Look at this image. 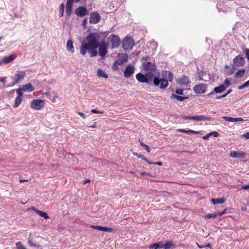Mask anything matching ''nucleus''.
Instances as JSON below:
<instances>
[{"mask_svg": "<svg viewBox=\"0 0 249 249\" xmlns=\"http://www.w3.org/2000/svg\"><path fill=\"white\" fill-rule=\"evenodd\" d=\"M87 23H88L87 18H85V19H83L82 23V25L84 27L86 28L87 26Z\"/></svg>", "mask_w": 249, "mask_h": 249, "instance_id": "43", "label": "nucleus"}, {"mask_svg": "<svg viewBox=\"0 0 249 249\" xmlns=\"http://www.w3.org/2000/svg\"><path fill=\"white\" fill-rule=\"evenodd\" d=\"M123 61L121 60H118L116 61L112 65V69L114 70H118L119 69V67H118L117 65L122 64H123Z\"/></svg>", "mask_w": 249, "mask_h": 249, "instance_id": "30", "label": "nucleus"}, {"mask_svg": "<svg viewBox=\"0 0 249 249\" xmlns=\"http://www.w3.org/2000/svg\"><path fill=\"white\" fill-rule=\"evenodd\" d=\"M22 91H23L22 89V88H19L17 89V93L18 94V97H22V96H23Z\"/></svg>", "mask_w": 249, "mask_h": 249, "instance_id": "38", "label": "nucleus"}, {"mask_svg": "<svg viewBox=\"0 0 249 249\" xmlns=\"http://www.w3.org/2000/svg\"><path fill=\"white\" fill-rule=\"evenodd\" d=\"M162 77L161 79H155L153 76L150 75V73L142 74L139 72L136 75V78L139 82L148 84L152 83L155 87L163 89L168 86L169 82L173 81L174 75L171 71H162Z\"/></svg>", "mask_w": 249, "mask_h": 249, "instance_id": "2", "label": "nucleus"}, {"mask_svg": "<svg viewBox=\"0 0 249 249\" xmlns=\"http://www.w3.org/2000/svg\"><path fill=\"white\" fill-rule=\"evenodd\" d=\"M244 86L246 87V88L247 87H249V80L248 81H247V82H246L244 84Z\"/></svg>", "mask_w": 249, "mask_h": 249, "instance_id": "61", "label": "nucleus"}, {"mask_svg": "<svg viewBox=\"0 0 249 249\" xmlns=\"http://www.w3.org/2000/svg\"><path fill=\"white\" fill-rule=\"evenodd\" d=\"M192 120L196 121H210L211 118L204 115H197L192 116Z\"/></svg>", "mask_w": 249, "mask_h": 249, "instance_id": "18", "label": "nucleus"}, {"mask_svg": "<svg viewBox=\"0 0 249 249\" xmlns=\"http://www.w3.org/2000/svg\"><path fill=\"white\" fill-rule=\"evenodd\" d=\"M107 41L109 46H111L112 49L118 48L121 43V40L118 36L115 35H111L107 37Z\"/></svg>", "mask_w": 249, "mask_h": 249, "instance_id": "4", "label": "nucleus"}, {"mask_svg": "<svg viewBox=\"0 0 249 249\" xmlns=\"http://www.w3.org/2000/svg\"><path fill=\"white\" fill-rule=\"evenodd\" d=\"M26 76V73L24 71H18L17 73H16L14 77H13V79L14 82L12 84L9 85L8 87H12L14 85L17 84L20 81L24 79V78Z\"/></svg>", "mask_w": 249, "mask_h": 249, "instance_id": "9", "label": "nucleus"}, {"mask_svg": "<svg viewBox=\"0 0 249 249\" xmlns=\"http://www.w3.org/2000/svg\"><path fill=\"white\" fill-rule=\"evenodd\" d=\"M226 211H227V209H225L223 210V211H222V212H217V214L218 215V216H221L223 214H224L226 212Z\"/></svg>", "mask_w": 249, "mask_h": 249, "instance_id": "45", "label": "nucleus"}, {"mask_svg": "<svg viewBox=\"0 0 249 249\" xmlns=\"http://www.w3.org/2000/svg\"><path fill=\"white\" fill-rule=\"evenodd\" d=\"M135 68L131 65L127 66L124 72V75L126 78L129 77L134 72Z\"/></svg>", "mask_w": 249, "mask_h": 249, "instance_id": "13", "label": "nucleus"}, {"mask_svg": "<svg viewBox=\"0 0 249 249\" xmlns=\"http://www.w3.org/2000/svg\"><path fill=\"white\" fill-rule=\"evenodd\" d=\"M202 76H203L202 72L199 73L198 76H199V78L200 80H202L203 79V78H202Z\"/></svg>", "mask_w": 249, "mask_h": 249, "instance_id": "63", "label": "nucleus"}, {"mask_svg": "<svg viewBox=\"0 0 249 249\" xmlns=\"http://www.w3.org/2000/svg\"><path fill=\"white\" fill-rule=\"evenodd\" d=\"M212 202L214 205L223 204L225 202V199L223 198H212L211 200Z\"/></svg>", "mask_w": 249, "mask_h": 249, "instance_id": "25", "label": "nucleus"}, {"mask_svg": "<svg viewBox=\"0 0 249 249\" xmlns=\"http://www.w3.org/2000/svg\"><path fill=\"white\" fill-rule=\"evenodd\" d=\"M6 77H2L0 78V82L3 83L5 84Z\"/></svg>", "mask_w": 249, "mask_h": 249, "instance_id": "58", "label": "nucleus"}, {"mask_svg": "<svg viewBox=\"0 0 249 249\" xmlns=\"http://www.w3.org/2000/svg\"><path fill=\"white\" fill-rule=\"evenodd\" d=\"M218 215L217 214V212H215L214 213H208L204 215V218L205 219H210V218H215Z\"/></svg>", "mask_w": 249, "mask_h": 249, "instance_id": "31", "label": "nucleus"}, {"mask_svg": "<svg viewBox=\"0 0 249 249\" xmlns=\"http://www.w3.org/2000/svg\"><path fill=\"white\" fill-rule=\"evenodd\" d=\"M243 137L246 139H249V132H247L243 135Z\"/></svg>", "mask_w": 249, "mask_h": 249, "instance_id": "57", "label": "nucleus"}, {"mask_svg": "<svg viewBox=\"0 0 249 249\" xmlns=\"http://www.w3.org/2000/svg\"><path fill=\"white\" fill-rule=\"evenodd\" d=\"M181 118H182L184 120H192V116H182L181 117Z\"/></svg>", "mask_w": 249, "mask_h": 249, "instance_id": "51", "label": "nucleus"}, {"mask_svg": "<svg viewBox=\"0 0 249 249\" xmlns=\"http://www.w3.org/2000/svg\"><path fill=\"white\" fill-rule=\"evenodd\" d=\"M101 231H103L105 232H110L113 231V229L112 228H107V227H102Z\"/></svg>", "mask_w": 249, "mask_h": 249, "instance_id": "36", "label": "nucleus"}, {"mask_svg": "<svg viewBox=\"0 0 249 249\" xmlns=\"http://www.w3.org/2000/svg\"><path fill=\"white\" fill-rule=\"evenodd\" d=\"M22 101V97L18 96L15 99V103L13 105V107L14 108H15V107H18L20 105Z\"/></svg>", "mask_w": 249, "mask_h": 249, "instance_id": "29", "label": "nucleus"}, {"mask_svg": "<svg viewBox=\"0 0 249 249\" xmlns=\"http://www.w3.org/2000/svg\"><path fill=\"white\" fill-rule=\"evenodd\" d=\"M149 60H150V57L148 56H145V57H143L142 58V62L149 61Z\"/></svg>", "mask_w": 249, "mask_h": 249, "instance_id": "50", "label": "nucleus"}, {"mask_svg": "<svg viewBox=\"0 0 249 249\" xmlns=\"http://www.w3.org/2000/svg\"><path fill=\"white\" fill-rule=\"evenodd\" d=\"M17 55L16 54H13L9 56L4 57L3 58L1 61H0V65H1L2 63L4 64H7L14 60L17 57Z\"/></svg>", "mask_w": 249, "mask_h": 249, "instance_id": "17", "label": "nucleus"}, {"mask_svg": "<svg viewBox=\"0 0 249 249\" xmlns=\"http://www.w3.org/2000/svg\"><path fill=\"white\" fill-rule=\"evenodd\" d=\"M100 37L99 33H89L84 40L85 43L81 44L80 53L84 56L88 53L91 57L97 56L98 52L96 49L98 47H107L109 46L108 42L107 44L105 41L99 42Z\"/></svg>", "mask_w": 249, "mask_h": 249, "instance_id": "1", "label": "nucleus"}, {"mask_svg": "<svg viewBox=\"0 0 249 249\" xmlns=\"http://www.w3.org/2000/svg\"><path fill=\"white\" fill-rule=\"evenodd\" d=\"M133 155L134 156H135L136 157H137L138 159H140V158L142 159V158L143 157L140 154H137V153H134Z\"/></svg>", "mask_w": 249, "mask_h": 249, "instance_id": "56", "label": "nucleus"}, {"mask_svg": "<svg viewBox=\"0 0 249 249\" xmlns=\"http://www.w3.org/2000/svg\"><path fill=\"white\" fill-rule=\"evenodd\" d=\"M176 94L178 95H183V89H177L175 91Z\"/></svg>", "mask_w": 249, "mask_h": 249, "instance_id": "41", "label": "nucleus"}, {"mask_svg": "<svg viewBox=\"0 0 249 249\" xmlns=\"http://www.w3.org/2000/svg\"><path fill=\"white\" fill-rule=\"evenodd\" d=\"M232 90L231 89H229L228 90L227 92L222 95V96H221V97H223V98H225V97H226L228 94H229L231 92Z\"/></svg>", "mask_w": 249, "mask_h": 249, "instance_id": "52", "label": "nucleus"}, {"mask_svg": "<svg viewBox=\"0 0 249 249\" xmlns=\"http://www.w3.org/2000/svg\"><path fill=\"white\" fill-rule=\"evenodd\" d=\"M91 113H103V111H98L95 109H92L91 110Z\"/></svg>", "mask_w": 249, "mask_h": 249, "instance_id": "48", "label": "nucleus"}, {"mask_svg": "<svg viewBox=\"0 0 249 249\" xmlns=\"http://www.w3.org/2000/svg\"><path fill=\"white\" fill-rule=\"evenodd\" d=\"M150 164H151V165H158L159 166H161L162 165V162H160V161H159V162H152V163H150Z\"/></svg>", "mask_w": 249, "mask_h": 249, "instance_id": "49", "label": "nucleus"}, {"mask_svg": "<svg viewBox=\"0 0 249 249\" xmlns=\"http://www.w3.org/2000/svg\"><path fill=\"white\" fill-rule=\"evenodd\" d=\"M142 69L145 71H147V73H150L154 78L161 79L160 73L159 70L156 68V66L154 63L149 61H144L142 63Z\"/></svg>", "mask_w": 249, "mask_h": 249, "instance_id": "3", "label": "nucleus"}, {"mask_svg": "<svg viewBox=\"0 0 249 249\" xmlns=\"http://www.w3.org/2000/svg\"><path fill=\"white\" fill-rule=\"evenodd\" d=\"M33 209L39 216L44 217L45 219L49 218V216L48 215V214L46 213L41 211H40V210H38L37 209H36L34 208H33Z\"/></svg>", "mask_w": 249, "mask_h": 249, "instance_id": "21", "label": "nucleus"}, {"mask_svg": "<svg viewBox=\"0 0 249 249\" xmlns=\"http://www.w3.org/2000/svg\"><path fill=\"white\" fill-rule=\"evenodd\" d=\"M99 54L102 57H105L107 53V47H98Z\"/></svg>", "mask_w": 249, "mask_h": 249, "instance_id": "20", "label": "nucleus"}, {"mask_svg": "<svg viewBox=\"0 0 249 249\" xmlns=\"http://www.w3.org/2000/svg\"><path fill=\"white\" fill-rule=\"evenodd\" d=\"M74 13L78 17H83L88 14V11L86 7L80 6L75 10Z\"/></svg>", "mask_w": 249, "mask_h": 249, "instance_id": "11", "label": "nucleus"}, {"mask_svg": "<svg viewBox=\"0 0 249 249\" xmlns=\"http://www.w3.org/2000/svg\"><path fill=\"white\" fill-rule=\"evenodd\" d=\"M97 75L99 77H103L105 78H107L108 75L104 71L100 68L97 70Z\"/></svg>", "mask_w": 249, "mask_h": 249, "instance_id": "23", "label": "nucleus"}, {"mask_svg": "<svg viewBox=\"0 0 249 249\" xmlns=\"http://www.w3.org/2000/svg\"><path fill=\"white\" fill-rule=\"evenodd\" d=\"M177 83L180 85L187 86L190 83V81L188 76L182 75L177 80Z\"/></svg>", "mask_w": 249, "mask_h": 249, "instance_id": "14", "label": "nucleus"}, {"mask_svg": "<svg viewBox=\"0 0 249 249\" xmlns=\"http://www.w3.org/2000/svg\"><path fill=\"white\" fill-rule=\"evenodd\" d=\"M226 87V89L230 86V81L228 78H226L224 81V84H223Z\"/></svg>", "mask_w": 249, "mask_h": 249, "instance_id": "40", "label": "nucleus"}, {"mask_svg": "<svg viewBox=\"0 0 249 249\" xmlns=\"http://www.w3.org/2000/svg\"><path fill=\"white\" fill-rule=\"evenodd\" d=\"M211 136L210 132L203 137L204 140H207Z\"/></svg>", "mask_w": 249, "mask_h": 249, "instance_id": "53", "label": "nucleus"}, {"mask_svg": "<svg viewBox=\"0 0 249 249\" xmlns=\"http://www.w3.org/2000/svg\"><path fill=\"white\" fill-rule=\"evenodd\" d=\"M245 64V58L241 54L238 55L233 59L232 65L234 67H242Z\"/></svg>", "mask_w": 249, "mask_h": 249, "instance_id": "8", "label": "nucleus"}, {"mask_svg": "<svg viewBox=\"0 0 249 249\" xmlns=\"http://www.w3.org/2000/svg\"><path fill=\"white\" fill-rule=\"evenodd\" d=\"M22 88L24 91H27L28 92H32L34 90V88L33 87L31 83H28L23 85Z\"/></svg>", "mask_w": 249, "mask_h": 249, "instance_id": "19", "label": "nucleus"}, {"mask_svg": "<svg viewBox=\"0 0 249 249\" xmlns=\"http://www.w3.org/2000/svg\"><path fill=\"white\" fill-rule=\"evenodd\" d=\"M67 49L68 51L73 53L74 51V48L73 46V43L71 39L68 40L67 44Z\"/></svg>", "mask_w": 249, "mask_h": 249, "instance_id": "24", "label": "nucleus"}, {"mask_svg": "<svg viewBox=\"0 0 249 249\" xmlns=\"http://www.w3.org/2000/svg\"><path fill=\"white\" fill-rule=\"evenodd\" d=\"M230 156L233 158H245L246 154L243 152L231 151L230 154Z\"/></svg>", "mask_w": 249, "mask_h": 249, "instance_id": "16", "label": "nucleus"}, {"mask_svg": "<svg viewBox=\"0 0 249 249\" xmlns=\"http://www.w3.org/2000/svg\"><path fill=\"white\" fill-rule=\"evenodd\" d=\"M210 134H211V136L213 135L215 137H217L219 135V134L217 132H216V131L211 132H210Z\"/></svg>", "mask_w": 249, "mask_h": 249, "instance_id": "47", "label": "nucleus"}, {"mask_svg": "<svg viewBox=\"0 0 249 249\" xmlns=\"http://www.w3.org/2000/svg\"><path fill=\"white\" fill-rule=\"evenodd\" d=\"M90 227L91 228H93V229H94L96 230H100L101 231L102 226L92 225L90 226Z\"/></svg>", "mask_w": 249, "mask_h": 249, "instance_id": "42", "label": "nucleus"}, {"mask_svg": "<svg viewBox=\"0 0 249 249\" xmlns=\"http://www.w3.org/2000/svg\"><path fill=\"white\" fill-rule=\"evenodd\" d=\"M90 179H85V180L83 181V184H86V183H87L89 182H90Z\"/></svg>", "mask_w": 249, "mask_h": 249, "instance_id": "62", "label": "nucleus"}, {"mask_svg": "<svg viewBox=\"0 0 249 249\" xmlns=\"http://www.w3.org/2000/svg\"><path fill=\"white\" fill-rule=\"evenodd\" d=\"M243 119L242 118H236V122L242 121Z\"/></svg>", "mask_w": 249, "mask_h": 249, "instance_id": "64", "label": "nucleus"}, {"mask_svg": "<svg viewBox=\"0 0 249 249\" xmlns=\"http://www.w3.org/2000/svg\"><path fill=\"white\" fill-rule=\"evenodd\" d=\"M234 71H235L234 66L232 65L231 68L227 71V73L228 75H231L234 73Z\"/></svg>", "mask_w": 249, "mask_h": 249, "instance_id": "34", "label": "nucleus"}, {"mask_svg": "<svg viewBox=\"0 0 249 249\" xmlns=\"http://www.w3.org/2000/svg\"><path fill=\"white\" fill-rule=\"evenodd\" d=\"M226 89V87L224 85H220L218 87H215L212 92L207 94L206 96H213L215 95V93H220L224 91Z\"/></svg>", "mask_w": 249, "mask_h": 249, "instance_id": "12", "label": "nucleus"}, {"mask_svg": "<svg viewBox=\"0 0 249 249\" xmlns=\"http://www.w3.org/2000/svg\"><path fill=\"white\" fill-rule=\"evenodd\" d=\"M73 2L74 0H67L66 5V13L67 16L70 17L71 14Z\"/></svg>", "mask_w": 249, "mask_h": 249, "instance_id": "15", "label": "nucleus"}, {"mask_svg": "<svg viewBox=\"0 0 249 249\" xmlns=\"http://www.w3.org/2000/svg\"><path fill=\"white\" fill-rule=\"evenodd\" d=\"M171 97L172 99H176L178 101H180V102H182L184 100L188 98V97L180 96L179 95L174 94H172Z\"/></svg>", "mask_w": 249, "mask_h": 249, "instance_id": "26", "label": "nucleus"}, {"mask_svg": "<svg viewBox=\"0 0 249 249\" xmlns=\"http://www.w3.org/2000/svg\"><path fill=\"white\" fill-rule=\"evenodd\" d=\"M241 189L245 190L249 189V185L242 186Z\"/></svg>", "mask_w": 249, "mask_h": 249, "instance_id": "55", "label": "nucleus"}, {"mask_svg": "<svg viewBox=\"0 0 249 249\" xmlns=\"http://www.w3.org/2000/svg\"><path fill=\"white\" fill-rule=\"evenodd\" d=\"M28 243L30 246L35 247H38L37 245H36V244H35L32 242L31 238H29Z\"/></svg>", "mask_w": 249, "mask_h": 249, "instance_id": "44", "label": "nucleus"}, {"mask_svg": "<svg viewBox=\"0 0 249 249\" xmlns=\"http://www.w3.org/2000/svg\"><path fill=\"white\" fill-rule=\"evenodd\" d=\"M222 118L226 121H228L230 122H233V118L232 117L224 116Z\"/></svg>", "mask_w": 249, "mask_h": 249, "instance_id": "39", "label": "nucleus"}, {"mask_svg": "<svg viewBox=\"0 0 249 249\" xmlns=\"http://www.w3.org/2000/svg\"><path fill=\"white\" fill-rule=\"evenodd\" d=\"M101 20V16L97 12H93L90 13L89 22L91 24L98 23Z\"/></svg>", "mask_w": 249, "mask_h": 249, "instance_id": "10", "label": "nucleus"}, {"mask_svg": "<svg viewBox=\"0 0 249 249\" xmlns=\"http://www.w3.org/2000/svg\"><path fill=\"white\" fill-rule=\"evenodd\" d=\"M178 131L179 132H182V133H186V134H190V133H193V134H199V132L198 131H194V130H185V129H178Z\"/></svg>", "mask_w": 249, "mask_h": 249, "instance_id": "27", "label": "nucleus"}, {"mask_svg": "<svg viewBox=\"0 0 249 249\" xmlns=\"http://www.w3.org/2000/svg\"><path fill=\"white\" fill-rule=\"evenodd\" d=\"M134 46V41L130 37H125L122 42V48L124 51L131 50Z\"/></svg>", "mask_w": 249, "mask_h": 249, "instance_id": "5", "label": "nucleus"}, {"mask_svg": "<svg viewBox=\"0 0 249 249\" xmlns=\"http://www.w3.org/2000/svg\"><path fill=\"white\" fill-rule=\"evenodd\" d=\"M246 87L244 86V85H242V86H238V89L239 90H241V89H244V88H245Z\"/></svg>", "mask_w": 249, "mask_h": 249, "instance_id": "60", "label": "nucleus"}, {"mask_svg": "<svg viewBox=\"0 0 249 249\" xmlns=\"http://www.w3.org/2000/svg\"><path fill=\"white\" fill-rule=\"evenodd\" d=\"M77 113L79 115H80L82 117V118L85 119L86 118V115H85L83 113H82L81 112H78Z\"/></svg>", "mask_w": 249, "mask_h": 249, "instance_id": "54", "label": "nucleus"}, {"mask_svg": "<svg viewBox=\"0 0 249 249\" xmlns=\"http://www.w3.org/2000/svg\"><path fill=\"white\" fill-rule=\"evenodd\" d=\"M247 58L249 60V49H246L244 50Z\"/></svg>", "mask_w": 249, "mask_h": 249, "instance_id": "46", "label": "nucleus"}, {"mask_svg": "<svg viewBox=\"0 0 249 249\" xmlns=\"http://www.w3.org/2000/svg\"><path fill=\"white\" fill-rule=\"evenodd\" d=\"M163 248V242H159L158 243L151 244L149 246V249H160Z\"/></svg>", "mask_w": 249, "mask_h": 249, "instance_id": "22", "label": "nucleus"}, {"mask_svg": "<svg viewBox=\"0 0 249 249\" xmlns=\"http://www.w3.org/2000/svg\"><path fill=\"white\" fill-rule=\"evenodd\" d=\"M140 145L143 147L145 148V149L147 151V152H150V149L149 148V147L147 145L143 143L142 142H140Z\"/></svg>", "mask_w": 249, "mask_h": 249, "instance_id": "37", "label": "nucleus"}, {"mask_svg": "<svg viewBox=\"0 0 249 249\" xmlns=\"http://www.w3.org/2000/svg\"><path fill=\"white\" fill-rule=\"evenodd\" d=\"M44 100L41 99L33 100L30 105V107L36 110H40L44 107Z\"/></svg>", "mask_w": 249, "mask_h": 249, "instance_id": "7", "label": "nucleus"}, {"mask_svg": "<svg viewBox=\"0 0 249 249\" xmlns=\"http://www.w3.org/2000/svg\"><path fill=\"white\" fill-rule=\"evenodd\" d=\"M143 160L147 162L148 164H150V163H152V162L151 161H149L145 157H142V159Z\"/></svg>", "mask_w": 249, "mask_h": 249, "instance_id": "59", "label": "nucleus"}, {"mask_svg": "<svg viewBox=\"0 0 249 249\" xmlns=\"http://www.w3.org/2000/svg\"><path fill=\"white\" fill-rule=\"evenodd\" d=\"M207 88L208 86L207 84H199L195 86L193 90L196 94H202L206 92Z\"/></svg>", "mask_w": 249, "mask_h": 249, "instance_id": "6", "label": "nucleus"}, {"mask_svg": "<svg viewBox=\"0 0 249 249\" xmlns=\"http://www.w3.org/2000/svg\"><path fill=\"white\" fill-rule=\"evenodd\" d=\"M16 247L17 249H26L25 246L20 242H18L16 244Z\"/></svg>", "mask_w": 249, "mask_h": 249, "instance_id": "35", "label": "nucleus"}, {"mask_svg": "<svg viewBox=\"0 0 249 249\" xmlns=\"http://www.w3.org/2000/svg\"><path fill=\"white\" fill-rule=\"evenodd\" d=\"M245 70L244 69H240L239 71H238L235 74V76L237 78H240L242 77H243L245 74Z\"/></svg>", "mask_w": 249, "mask_h": 249, "instance_id": "28", "label": "nucleus"}, {"mask_svg": "<svg viewBox=\"0 0 249 249\" xmlns=\"http://www.w3.org/2000/svg\"><path fill=\"white\" fill-rule=\"evenodd\" d=\"M173 246V243L171 241H168L165 244L163 243V248L164 249H168Z\"/></svg>", "mask_w": 249, "mask_h": 249, "instance_id": "32", "label": "nucleus"}, {"mask_svg": "<svg viewBox=\"0 0 249 249\" xmlns=\"http://www.w3.org/2000/svg\"><path fill=\"white\" fill-rule=\"evenodd\" d=\"M65 6L63 3H61L59 6V17H62L64 16Z\"/></svg>", "mask_w": 249, "mask_h": 249, "instance_id": "33", "label": "nucleus"}]
</instances>
